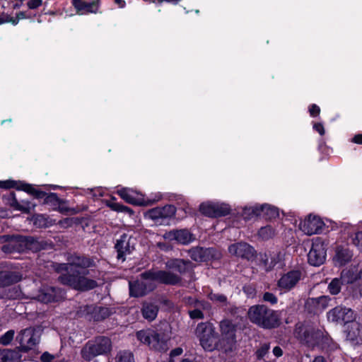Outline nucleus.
I'll use <instances>...</instances> for the list:
<instances>
[{
	"label": "nucleus",
	"mask_w": 362,
	"mask_h": 362,
	"mask_svg": "<svg viewBox=\"0 0 362 362\" xmlns=\"http://www.w3.org/2000/svg\"><path fill=\"white\" fill-rule=\"evenodd\" d=\"M95 266L93 258L87 256L71 255L67 258V263L57 264L55 269L59 273L65 272L59 276V281L64 285L79 291H87L98 285L95 280L86 278L88 268Z\"/></svg>",
	"instance_id": "nucleus-1"
},
{
	"label": "nucleus",
	"mask_w": 362,
	"mask_h": 362,
	"mask_svg": "<svg viewBox=\"0 0 362 362\" xmlns=\"http://www.w3.org/2000/svg\"><path fill=\"white\" fill-rule=\"evenodd\" d=\"M247 315L252 323L264 329L275 328L281 324L280 313L264 305L251 306L248 310Z\"/></svg>",
	"instance_id": "nucleus-2"
},
{
	"label": "nucleus",
	"mask_w": 362,
	"mask_h": 362,
	"mask_svg": "<svg viewBox=\"0 0 362 362\" xmlns=\"http://www.w3.org/2000/svg\"><path fill=\"white\" fill-rule=\"evenodd\" d=\"M195 334L205 351L222 350L219 334L213 323L210 322L199 323L195 329Z\"/></svg>",
	"instance_id": "nucleus-3"
},
{
	"label": "nucleus",
	"mask_w": 362,
	"mask_h": 362,
	"mask_svg": "<svg viewBox=\"0 0 362 362\" xmlns=\"http://www.w3.org/2000/svg\"><path fill=\"white\" fill-rule=\"evenodd\" d=\"M0 240L6 242L1 248L5 253L21 252L25 250H37L42 248L38 240L33 237L2 235Z\"/></svg>",
	"instance_id": "nucleus-4"
},
{
	"label": "nucleus",
	"mask_w": 362,
	"mask_h": 362,
	"mask_svg": "<svg viewBox=\"0 0 362 362\" xmlns=\"http://www.w3.org/2000/svg\"><path fill=\"white\" fill-rule=\"evenodd\" d=\"M42 330L40 327H29L21 330L16 336L21 351L34 349L40 343Z\"/></svg>",
	"instance_id": "nucleus-5"
},
{
	"label": "nucleus",
	"mask_w": 362,
	"mask_h": 362,
	"mask_svg": "<svg viewBox=\"0 0 362 362\" xmlns=\"http://www.w3.org/2000/svg\"><path fill=\"white\" fill-rule=\"evenodd\" d=\"M111 341L105 337H98L89 341L81 349V356L86 361H90L98 355L106 354L111 350Z\"/></svg>",
	"instance_id": "nucleus-6"
},
{
	"label": "nucleus",
	"mask_w": 362,
	"mask_h": 362,
	"mask_svg": "<svg viewBox=\"0 0 362 362\" xmlns=\"http://www.w3.org/2000/svg\"><path fill=\"white\" fill-rule=\"evenodd\" d=\"M219 329L221 332L219 340L222 351L225 352L231 351L236 341L235 325L230 320L224 319L219 322Z\"/></svg>",
	"instance_id": "nucleus-7"
},
{
	"label": "nucleus",
	"mask_w": 362,
	"mask_h": 362,
	"mask_svg": "<svg viewBox=\"0 0 362 362\" xmlns=\"http://www.w3.org/2000/svg\"><path fill=\"white\" fill-rule=\"evenodd\" d=\"M136 337L139 341L148 345L152 349L160 351L168 349L166 341L161 339L160 335L153 330H140L136 332Z\"/></svg>",
	"instance_id": "nucleus-8"
},
{
	"label": "nucleus",
	"mask_w": 362,
	"mask_h": 362,
	"mask_svg": "<svg viewBox=\"0 0 362 362\" xmlns=\"http://www.w3.org/2000/svg\"><path fill=\"white\" fill-rule=\"evenodd\" d=\"M303 341L310 346L317 345L321 346L322 348H327L331 351L337 349V344L334 343L329 344V339L324 336V334L320 330H315L313 329L305 330Z\"/></svg>",
	"instance_id": "nucleus-9"
},
{
	"label": "nucleus",
	"mask_w": 362,
	"mask_h": 362,
	"mask_svg": "<svg viewBox=\"0 0 362 362\" xmlns=\"http://www.w3.org/2000/svg\"><path fill=\"white\" fill-rule=\"evenodd\" d=\"M327 257L325 243L319 238L313 241L312 247L308 254V262L313 266L322 264Z\"/></svg>",
	"instance_id": "nucleus-10"
},
{
	"label": "nucleus",
	"mask_w": 362,
	"mask_h": 362,
	"mask_svg": "<svg viewBox=\"0 0 362 362\" xmlns=\"http://www.w3.org/2000/svg\"><path fill=\"white\" fill-rule=\"evenodd\" d=\"M65 293L61 288L42 286L37 291L35 299L43 303H49L63 299Z\"/></svg>",
	"instance_id": "nucleus-11"
},
{
	"label": "nucleus",
	"mask_w": 362,
	"mask_h": 362,
	"mask_svg": "<svg viewBox=\"0 0 362 362\" xmlns=\"http://www.w3.org/2000/svg\"><path fill=\"white\" fill-rule=\"evenodd\" d=\"M300 269H293L284 274L278 280V288L282 292H288L295 288L303 278Z\"/></svg>",
	"instance_id": "nucleus-12"
},
{
	"label": "nucleus",
	"mask_w": 362,
	"mask_h": 362,
	"mask_svg": "<svg viewBox=\"0 0 362 362\" xmlns=\"http://www.w3.org/2000/svg\"><path fill=\"white\" fill-rule=\"evenodd\" d=\"M144 280H152L161 284L176 285L180 282V277L170 272L148 271L141 274Z\"/></svg>",
	"instance_id": "nucleus-13"
},
{
	"label": "nucleus",
	"mask_w": 362,
	"mask_h": 362,
	"mask_svg": "<svg viewBox=\"0 0 362 362\" xmlns=\"http://www.w3.org/2000/svg\"><path fill=\"white\" fill-rule=\"evenodd\" d=\"M80 313L89 321H101L113 313V310L106 307H98L95 305H86L81 307Z\"/></svg>",
	"instance_id": "nucleus-14"
},
{
	"label": "nucleus",
	"mask_w": 362,
	"mask_h": 362,
	"mask_svg": "<svg viewBox=\"0 0 362 362\" xmlns=\"http://www.w3.org/2000/svg\"><path fill=\"white\" fill-rule=\"evenodd\" d=\"M175 214V208L173 205H165L163 207H156L146 211L144 214L148 219L153 221L156 223L163 224L167 218Z\"/></svg>",
	"instance_id": "nucleus-15"
},
{
	"label": "nucleus",
	"mask_w": 362,
	"mask_h": 362,
	"mask_svg": "<svg viewBox=\"0 0 362 362\" xmlns=\"http://www.w3.org/2000/svg\"><path fill=\"white\" fill-rule=\"evenodd\" d=\"M71 4L79 15L101 13L100 0H71Z\"/></svg>",
	"instance_id": "nucleus-16"
},
{
	"label": "nucleus",
	"mask_w": 362,
	"mask_h": 362,
	"mask_svg": "<svg viewBox=\"0 0 362 362\" xmlns=\"http://www.w3.org/2000/svg\"><path fill=\"white\" fill-rule=\"evenodd\" d=\"M325 223L317 216L310 214L300 223V229L306 235H311L322 231Z\"/></svg>",
	"instance_id": "nucleus-17"
},
{
	"label": "nucleus",
	"mask_w": 362,
	"mask_h": 362,
	"mask_svg": "<svg viewBox=\"0 0 362 362\" xmlns=\"http://www.w3.org/2000/svg\"><path fill=\"white\" fill-rule=\"evenodd\" d=\"M356 279V276L350 269H344L339 278L333 279L328 284L327 290L332 295H337L340 293L344 284H351Z\"/></svg>",
	"instance_id": "nucleus-18"
},
{
	"label": "nucleus",
	"mask_w": 362,
	"mask_h": 362,
	"mask_svg": "<svg viewBox=\"0 0 362 362\" xmlns=\"http://www.w3.org/2000/svg\"><path fill=\"white\" fill-rule=\"evenodd\" d=\"M327 319L337 323H348L354 320V312L351 308L337 306L327 313Z\"/></svg>",
	"instance_id": "nucleus-19"
},
{
	"label": "nucleus",
	"mask_w": 362,
	"mask_h": 362,
	"mask_svg": "<svg viewBox=\"0 0 362 362\" xmlns=\"http://www.w3.org/2000/svg\"><path fill=\"white\" fill-rule=\"evenodd\" d=\"M200 211L209 217L226 216L230 212V207L226 204L206 202L199 206Z\"/></svg>",
	"instance_id": "nucleus-20"
},
{
	"label": "nucleus",
	"mask_w": 362,
	"mask_h": 362,
	"mask_svg": "<svg viewBox=\"0 0 362 362\" xmlns=\"http://www.w3.org/2000/svg\"><path fill=\"white\" fill-rule=\"evenodd\" d=\"M119 197L126 202L139 206L149 205L152 202L145 199L144 195L130 188H122L117 191Z\"/></svg>",
	"instance_id": "nucleus-21"
},
{
	"label": "nucleus",
	"mask_w": 362,
	"mask_h": 362,
	"mask_svg": "<svg viewBox=\"0 0 362 362\" xmlns=\"http://www.w3.org/2000/svg\"><path fill=\"white\" fill-rule=\"evenodd\" d=\"M135 240L131 236L123 234L120 236L115 244V249L117 252V258L125 260L127 255H129L134 250Z\"/></svg>",
	"instance_id": "nucleus-22"
},
{
	"label": "nucleus",
	"mask_w": 362,
	"mask_h": 362,
	"mask_svg": "<svg viewBox=\"0 0 362 362\" xmlns=\"http://www.w3.org/2000/svg\"><path fill=\"white\" fill-rule=\"evenodd\" d=\"M163 237L165 240H175L182 245L189 244L194 240L193 235L187 229L172 230L165 233Z\"/></svg>",
	"instance_id": "nucleus-23"
},
{
	"label": "nucleus",
	"mask_w": 362,
	"mask_h": 362,
	"mask_svg": "<svg viewBox=\"0 0 362 362\" xmlns=\"http://www.w3.org/2000/svg\"><path fill=\"white\" fill-rule=\"evenodd\" d=\"M0 188L10 189L16 188L18 190L25 191L30 194L35 195L37 198L42 197V192L35 189L31 185L24 183L21 181L6 180L0 181Z\"/></svg>",
	"instance_id": "nucleus-24"
},
{
	"label": "nucleus",
	"mask_w": 362,
	"mask_h": 362,
	"mask_svg": "<svg viewBox=\"0 0 362 362\" xmlns=\"http://www.w3.org/2000/svg\"><path fill=\"white\" fill-rule=\"evenodd\" d=\"M228 251L232 255L251 259L255 257V251L252 247L245 243H238L229 246Z\"/></svg>",
	"instance_id": "nucleus-25"
},
{
	"label": "nucleus",
	"mask_w": 362,
	"mask_h": 362,
	"mask_svg": "<svg viewBox=\"0 0 362 362\" xmlns=\"http://www.w3.org/2000/svg\"><path fill=\"white\" fill-rule=\"evenodd\" d=\"M332 301H333V299L329 296H322L317 298H311L307 300L306 307L311 312H320L329 306Z\"/></svg>",
	"instance_id": "nucleus-26"
},
{
	"label": "nucleus",
	"mask_w": 362,
	"mask_h": 362,
	"mask_svg": "<svg viewBox=\"0 0 362 362\" xmlns=\"http://www.w3.org/2000/svg\"><path fill=\"white\" fill-rule=\"evenodd\" d=\"M23 278L22 274L16 271L0 272V287L9 286L10 284L20 281Z\"/></svg>",
	"instance_id": "nucleus-27"
},
{
	"label": "nucleus",
	"mask_w": 362,
	"mask_h": 362,
	"mask_svg": "<svg viewBox=\"0 0 362 362\" xmlns=\"http://www.w3.org/2000/svg\"><path fill=\"white\" fill-rule=\"evenodd\" d=\"M144 281H136L134 282H129V293L132 296L139 297L145 295L148 288L146 287V280Z\"/></svg>",
	"instance_id": "nucleus-28"
},
{
	"label": "nucleus",
	"mask_w": 362,
	"mask_h": 362,
	"mask_svg": "<svg viewBox=\"0 0 362 362\" xmlns=\"http://www.w3.org/2000/svg\"><path fill=\"white\" fill-rule=\"evenodd\" d=\"M353 255L349 248L344 247H337L334 259L339 265H344L349 262Z\"/></svg>",
	"instance_id": "nucleus-29"
},
{
	"label": "nucleus",
	"mask_w": 362,
	"mask_h": 362,
	"mask_svg": "<svg viewBox=\"0 0 362 362\" xmlns=\"http://www.w3.org/2000/svg\"><path fill=\"white\" fill-rule=\"evenodd\" d=\"M21 355L13 349L0 350V362H21Z\"/></svg>",
	"instance_id": "nucleus-30"
},
{
	"label": "nucleus",
	"mask_w": 362,
	"mask_h": 362,
	"mask_svg": "<svg viewBox=\"0 0 362 362\" xmlns=\"http://www.w3.org/2000/svg\"><path fill=\"white\" fill-rule=\"evenodd\" d=\"M260 211L259 216H263L267 219H272L279 216L278 209L267 204L259 205V209H255L254 211Z\"/></svg>",
	"instance_id": "nucleus-31"
},
{
	"label": "nucleus",
	"mask_w": 362,
	"mask_h": 362,
	"mask_svg": "<svg viewBox=\"0 0 362 362\" xmlns=\"http://www.w3.org/2000/svg\"><path fill=\"white\" fill-rule=\"evenodd\" d=\"M158 312V308L156 305L151 303H144L143 304L141 313L146 320L153 321L156 317Z\"/></svg>",
	"instance_id": "nucleus-32"
},
{
	"label": "nucleus",
	"mask_w": 362,
	"mask_h": 362,
	"mask_svg": "<svg viewBox=\"0 0 362 362\" xmlns=\"http://www.w3.org/2000/svg\"><path fill=\"white\" fill-rule=\"evenodd\" d=\"M188 263V262L184 261L182 259H176L168 262L167 267L170 269H174L178 271L180 273H182L185 272L187 269Z\"/></svg>",
	"instance_id": "nucleus-33"
},
{
	"label": "nucleus",
	"mask_w": 362,
	"mask_h": 362,
	"mask_svg": "<svg viewBox=\"0 0 362 362\" xmlns=\"http://www.w3.org/2000/svg\"><path fill=\"white\" fill-rule=\"evenodd\" d=\"M116 362H135L134 355L130 351H120L116 356Z\"/></svg>",
	"instance_id": "nucleus-34"
},
{
	"label": "nucleus",
	"mask_w": 362,
	"mask_h": 362,
	"mask_svg": "<svg viewBox=\"0 0 362 362\" xmlns=\"http://www.w3.org/2000/svg\"><path fill=\"white\" fill-rule=\"evenodd\" d=\"M259 209V205H255L253 206L245 207L243 211L242 216L244 219H251L255 216H259L260 211H253L255 209Z\"/></svg>",
	"instance_id": "nucleus-35"
},
{
	"label": "nucleus",
	"mask_w": 362,
	"mask_h": 362,
	"mask_svg": "<svg viewBox=\"0 0 362 362\" xmlns=\"http://www.w3.org/2000/svg\"><path fill=\"white\" fill-rule=\"evenodd\" d=\"M259 236L263 240L272 238L275 235V230L270 226L262 227L258 232Z\"/></svg>",
	"instance_id": "nucleus-36"
},
{
	"label": "nucleus",
	"mask_w": 362,
	"mask_h": 362,
	"mask_svg": "<svg viewBox=\"0 0 362 362\" xmlns=\"http://www.w3.org/2000/svg\"><path fill=\"white\" fill-rule=\"evenodd\" d=\"M15 336V331L10 329L0 337V344L7 346L11 344Z\"/></svg>",
	"instance_id": "nucleus-37"
},
{
	"label": "nucleus",
	"mask_w": 362,
	"mask_h": 362,
	"mask_svg": "<svg viewBox=\"0 0 362 362\" xmlns=\"http://www.w3.org/2000/svg\"><path fill=\"white\" fill-rule=\"evenodd\" d=\"M209 298L215 302L218 303L222 305H227V298L226 296L221 293H210L209 294Z\"/></svg>",
	"instance_id": "nucleus-38"
},
{
	"label": "nucleus",
	"mask_w": 362,
	"mask_h": 362,
	"mask_svg": "<svg viewBox=\"0 0 362 362\" xmlns=\"http://www.w3.org/2000/svg\"><path fill=\"white\" fill-rule=\"evenodd\" d=\"M34 224L40 228L47 227L48 221L47 218L42 214H37L33 218Z\"/></svg>",
	"instance_id": "nucleus-39"
},
{
	"label": "nucleus",
	"mask_w": 362,
	"mask_h": 362,
	"mask_svg": "<svg viewBox=\"0 0 362 362\" xmlns=\"http://www.w3.org/2000/svg\"><path fill=\"white\" fill-rule=\"evenodd\" d=\"M269 344H263L260 346V347L256 351V357L257 359L261 360L263 359L264 357L268 354L269 350Z\"/></svg>",
	"instance_id": "nucleus-40"
},
{
	"label": "nucleus",
	"mask_w": 362,
	"mask_h": 362,
	"mask_svg": "<svg viewBox=\"0 0 362 362\" xmlns=\"http://www.w3.org/2000/svg\"><path fill=\"white\" fill-rule=\"evenodd\" d=\"M110 206L116 211L127 212L130 214L133 212L130 208L123 206L119 203H112L110 205Z\"/></svg>",
	"instance_id": "nucleus-41"
},
{
	"label": "nucleus",
	"mask_w": 362,
	"mask_h": 362,
	"mask_svg": "<svg viewBox=\"0 0 362 362\" xmlns=\"http://www.w3.org/2000/svg\"><path fill=\"white\" fill-rule=\"evenodd\" d=\"M190 257L195 261L202 260V251L199 248H194L189 251Z\"/></svg>",
	"instance_id": "nucleus-42"
},
{
	"label": "nucleus",
	"mask_w": 362,
	"mask_h": 362,
	"mask_svg": "<svg viewBox=\"0 0 362 362\" xmlns=\"http://www.w3.org/2000/svg\"><path fill=\"white\" fill-rule=\"evenodd\" d=\"M263 300L273 305L277 303V298L276 297V296L269 292L264 293V294L263 295Z\"/></svg>",
	"instance_id": "nucleus-43"
},
{
	"label": "nucleus",
	"mask_w": 362,
	"mask_h": 362,
	"mask_svg": "<svg viewBox=\"0 0 362 362\" xmlns=\"http://www.w3.org/2000/svg\"><path fill=\"white\" fill-rule=\"evenodd\" d=\"M353 243L362 250V230L355 234L352 240Z\"/></svg>",
	"instance_id": "nucleus-44"
},
{
	"label": "nucleus",
	"mask_w": 362,
	"mask_h": 362,
	"mask_svg": "<svg viewBox=\"0 0 362 362\" xmlns=\"http://www.w3.org/2000/svg\"><path fill=\"white\" fill-rule=\"evenodd\" d=\"M18 211L29 213L30 211V202L28 201H22L20 202V206L18 208Z\"/></svg>",
	"instance_id": "nucleus-45"
},
{
	"label": "nucleus",
	"mask_w": 362,
	"mask_h": 362,
	"mask_svg": "<svg viewBox=\"0 0 362 362\" xmlns=\"http://www.w3.org/2000/svg\"><path fill=\"white\" fill-rule=\"evenodd\" d=\"M189 315L192 319H203L204 314L199 309H194L193 310L189 311Z\"/></svg>",
	"instance_id": "nucleus-46"
},
{
	"label": "nucleus",
	"mask_w": 362,
	"mask_h": 362,
	"mask_svg": "<svg viewBox=\"0 0 362 362\" xmlns=\"http://www.w3.org/2000/svg\"><path fill=\"white\" fill-rule=\"evenodd\" d=\"M42 0H30L27 3V6L30 9H36L41 6Z\"/></svg>",
	"instance_id": "nucleus-47"
},
{
	"label": "nucleus",
	"mask_w": 362,
	"mask_h": 362,
	"mask_svg": "<svg viewBox=\"0 0 362 362\" xmlns=\"http://www.w3.org/2000/svg\"><path fill=\"white\" fill-rule=\"evenodd\" d=\"M42 362H54V356L48 352H45L40 357Z\"/></svg>",
	"instance_id": "nucleus-48"
},
{
	"label": "nucleus",
	"mask_w": 362,
	"mask_h": 362,
	"mask_svg": "<svg viewBox=\"0 0 362 362\" xmlns=\"http://www.w3.org/2000/svg\"><path fill=\"white\" fill-rule=\"evenodd\" d=\"M310 114L312 117L317 116L320 112V108L317 105H312L309 108Z\"/></svg>",
	"instance_id": "nucleus-49"
},
{
	"label": "nucleus",
	"mask_w": 362,
	"mask_h": 362,
	"mask_svg": "<svg viewBox=\"0 0 362 362\" xmlns=\"http://www.w3.org/2000/svg\"><path fill=\"white\" fill-rule=\"evenodd\" d=\"M21 295V292L16 289V288H13L12 289L11 291H9L8 293L6 294V297L7 298H17L20 296Z\"/></svg>",
	"instance_id": "nucleus-50"
},
{
	"label": "nucleus",
	"mask_w": 362,
	"mask_h": 362,
	"mask_svg": "<svg viewBox=\"0 0 362 362\" xmlns=\"http://www.w3.org/2000/svg\"><path fill=\"white\" fill-rule=\"evenodd\" d=\"M243 291L247 295L248 297H253L255 294V288L250 285L245 286L243 287Z\"/></svg>",
	"instance_id": "nucleus-51"
},
{
	"label": "nucleus",
	"mask_w": 362,
	"mask_h": 362,
	"mask_svg": "<svg viewBox=\"0 0 362 362\" xmlns=\"http://www.w3.org/2000/svg\"><path fill=\"white\" fill-rule=\"evenodd\" d=\"M313 129L316 132H317L321 136L325 134V129L322 123L314 124Z\"/></svg>",
	"instance_id": "nucleus-52"
},
{
	"label": "nucleus",
	"mask_w": 362,
	"mask_h": 362,
	"mask_svg": "<svg viewBox=\"0 0 362 362\" xmlns=\"http://www.w3.org/2000/svg\"><path fill=\"white\" fill-rule=\"evenodd\" d=\"M281 255L280 253L275 254L274 256L273 257H272L271 264L269 266V267L272 268V267H274L278 263V262L281 259Z\"/></svg>",
	"instance_id": "nucleus-53"
},
{
	"label": "nucleus",
	"mask_w": 362,
	"mask_h": 362,
	"mask_svg": "<svg viewBox=\"0 0 362 362\" xmlns=\"http://www.w3.org/2000/svg\"><path fill=\"white\" fill-rule=\"evenodd\" d=\"M183 352V350L182 348L180 347H177V348H175L174 349H173L171 351H170V357L171 358H174V357H176V356H178L180 355H181Z\"/></svg>",
	"instance_id": "nucleus-54"
},
{
	"label": "nucleus",
	"mask_w": 362,
	"mask_h": 362,
	"mask_svg": "<svg viewBox=\"0 0 362 362\" xmlns=\"http://www.w3.org/2000/svg\"><path fill=\"white\" fill-rule=\"evenodd\" d=\"M10 206L15 210H18V208L20 206V202L16 199V197H13L10 201Z\"/></svg>",
	"instance_id": "nucleus-55"
},
{
	"label": "nucleus",
	"mask_w": 362,
	"mask_h": 362,
	"mask_svg": "<svg viewBox=\"0 0 362 362\" xmlns=\"http://www.w3.org/2000/svg\"><path fill=\"white\" fill-rule=\"evenodd\" d=\"M45 201L47 202H57L58 201V197L57 194L51 193L49 195L47 196Z\"/></svg>",
	"instance_id": "nucleus-56"
},
{
	"label": "nucleus",
	"mask_w": 362,
	"mask_h": 362,
	"mask_svg": "<svg viewBox=\"0 0 362 362\" xmlns=\"http://www.w3.org/2000/svg\"><path fill=\"white\" fill-rule=\"evenodd\" d=\"M357 284L359 286L361 295H362V270L358 274Z\"/></svg>",
	"instance_id": "nucleus-57"
},
{
	"label": "nucleus",
	"mask_w": 362,
	"mask_h": 362,
	"mask_svg": "<svg viewBox=\"0 0 362 362\" xmlns=\"http://www.w3.org/2000/svg\"><path fill=\"white\" fill-rule=\"evenodd\" d=\"M273 354L276 356L279 357L281 356L283 354L282 349L279 346H275L273 349Z\"/></svg>",
	"instance_id": "nucleus-58"
},
{
	"label": "nucleus",
	"mask_w": 362,
	"mask_h": 362,
	"mask_svg": "<svg viewBox=\"0 0 362 362\" xmlns=\"http://www.w3.org/2000/svg\"><path fill=\"white\" fill-rule=\"evenodd\" d=\"M352 141L358 144H362V134L354 136Z\"/></svg>",
	"instance_id": "nucleus-59"
},
{
	"label": "nucleus",
	"mask_w": 362,
	"mask_h": 362,
	"mask_svg": "<svg viewBox=\"0 0 362 362\" xmlns=\"http://www.w3.org/2000/svg\"><path fill=\"white\" fill-rule=\"evenodd\" d=\"M16 17L19 20L21 19H25V18H27V16L25 15V13L23 12V11H20L18 12L17 14H16Z\"/></svg>",
	"instance_id": "nucleus-60"
},
{
	"label": "nucleus",
	"mask_w": 362,
	"mask_h": 362,
	"mask_svg": "<svg viewBox=\"0 0 362 362\" xmlns=\"http://www.w3.org/2000/svg\"><path fill=\"white\" fill-rule=\"evenodd\" d=\"M115 2L119 8H124L126 5L124 0H115Z\"/></svg>",
	"instance_id": "nucleus-61"
},
{
	"label": "nucleus",
	"mask_w": 362,
	"mask_h": 362,
	"mask_svg": "<svg viewBox=\"0 0 362 362\" xmlns=\"http://www.w3.org/2000/svg\"><path fill=\"white\" fill-rule=\"evenodd\" d=\"M184 300L186 303H188V304H193L194 303H197V300H194L191 297H187V298H184Z\"/></svg>",
	"instance_id": "nucleus-62"
},
{
	"label": "nucleus",
	"mask_w": 362,
	"mask_h": 362,
	"mask_svg": "<svg viewBox=\"0 0 362 362\" xmlns=\"http://www.w3.org/2000/svg\"><path fill=\"white\" fill-rule=\"evenodd\" d=\"M8 21H10L8 19V16H0V25L4 23H8Z\"/></svg>",
	"instance_id": "nucleus-63"
},
{
	"label": "nucleus",
	"mask_w": 362,
	"mask_h": 362,
	"mask_svg": "<svg viewBox=\"0 0 362 362\" xmlns=\"http://www.w3.org/2000/svg\"><path fill=\"white\" fill-rule=\"evenodd\" d=\"M313 362H327L324 357L319 356L315 358Z\"/></svg>",
	"instance_id": "nucleus-64"
}]
</instances>
